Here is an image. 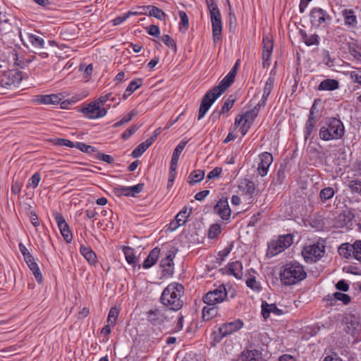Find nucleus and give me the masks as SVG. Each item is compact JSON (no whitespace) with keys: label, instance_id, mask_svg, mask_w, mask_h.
<instances>
[{"label":"nucleus","instance_id":"nucleus-3","mask_svg":"<svg viewBox=\"0 0 361 361\" xmlns=\"http://www.w3.org/2000/svg\"><path fill=\"white\" fill-rule=\"evenodd\" d=\"M307 273L302 264L298 262H290L281 267L280 279L285 286H291L304 280Z\"/></svg>","mask_w":361,"mask_h":361},{"label":"nucleus","instance_id":"nucleus-58","mask_svg":"<svg viewBox=\"0 0 361 361\" xmlns=\"http://www.w3.org/2000/svg\"><path fill=\"white\" fill-rule=\"evenodd\" d=\"M140 128L139 126L134 125L130 127L128 129H127L125 132L122 134V137L123 139H128L133 134H134Z\"/></svg>","mask_w":361,"mask_h":361},{"label":"nucleus","instance_id":"nucleus-30","mask_svg":"<svg viewBox=\"0 0 361 361\" xmlns=\"http://www.w3.org/2000/svg\"><path fill=\"white\" fill-rule=\"evenodd\" d=\"M240 188L251 198L255 192L256 187L254 182L245 179L241 182Z\"/></svg>","mask_w":361,"mask_h":361},{"label":"nucleus","instance_id":"nucleus-14","mask_svg":"<svg viewBox=\"0 0 361 361\" xmlns=\"http://www.w3.org/2000/svg\"><path fill=\"white\" fill-rule=\"evenodd\" d=\"M22 42L27 47L41 49L44 47V39L35 34L25 33L24 35H20Z\"/></svg>","mask_w":361,"mask_h":361},{"label":"nucleus","instance_id":"nucleus-57","mask_svg":"<svg viewBox=\"0 0 361 361\" xmlns=\"http://www.w3.org/2000/svg\"><path fill=\"white\" fill-rule=\"evenodd\" d=\"M246 284L249 288L254 290H259V284L256 281L255 277H250L249 279H247V280L246 281Z\"/></svg>","mask_w":361,"mask_h":361},{"label":"nucleus","instance_id":"nucleus-31","mask_svg":"<svg viewBox=\"0 0 361 361\" xmlns=\"http://www.w3.org/2000/svg\"><path fill=\"white\" fill-rule=\"evenodd\" d=\"M242 361H263L257 350L244 351L240 357Z\"/></svg>","mask_w":361,"mask_h":361},{"label":"nucleus","instance_id":"nucleus-39","mask_svg":"<svg viewBox=\"0 0 361 361\" xmlns=\"http://www.w3.org/2000/svg\"><path fill=\"white\" fill-rule=\"evenodd\" d=\"M137 111L136 110H132L128 115L127 116H125L124 117H123L119 121L115 123L114 124V128H118L127 123H128L129 121H130L132 120V118H133V116H135V115H137Z\"/></svg>","mask_w":361,"mask_h":361},{"label":"nucleus","instance_id":"nucleus-17","mask_svg":"<svg viewBox=\"0 0 361 361\" xmlns=\"http://www.w3.org/2000/svg\"><path fill=\"white\" fill-rule=\"evenodd\" d=\"M147 321L152 325H161L168 322V317L164 312L159 310H149L147 313Z\"/></svg>","mask_w":361,"mask_h":361},{"label":"nucleus","instance_id":"nucleus-21","mask_svg":"<svg viewBox=\"0 0 361 361\" xmlns=\"http://www.w3.org/2000/svg\"><path fill=\"white\" fill-rule=\"evenodd\" d=\"M61 99L59 95L55 94L47 95H37L34 101L39 104H59Z\"/></svg>","mask_w":361,"mask_h":361},{"label":"nucleus","instance_id":"nucleus-53","mask_svg":"<svg viewBox=\"0 0 361 361\" xmlns=\"http://www.w3.org/2000/svg\"><path fill=\"white\" fill-rule=\"evenodd\" d=\"M273 42L272 40L268 37H263V52H272Z\"/></svg>","mask_w":361,"mask_h":361},{"label":"nucleus","instance_id":"nucleus-42","mask_svg":"<svg viewBox=\"0 0 361 361\" xmlns=\"http://www.w3.org/2000/svg\"><path fill=\"white\" fill-rule=\"evenodd\" d=\"M217 314V309L215 307H204L202 309V316L205 319H210Z\"/></svg>","mask_w":361,"mask_h":361},{"label":"nucleus","instance_id":"nucleus-44","mask_svg":"<svg viewBox=\"0 0 361 361\" xmlns=\"http://www.w3.org/2000/svg\"><path fill=\"white\" fill-rule=\"evenodd\" d=\"M328 297L331 298V299L342 301L345 305L350 302V297L348 295L340 292H336L332 296L328 295Z\"/></svg>","mask_w":361,"mask_h":361},{"label":"nucleus","instance_id":"nucleus-9","mask_svg":"<svg viewBox=\"0 0 361 361\" xmlns=\"http://www.w3.org/2000/svg\"><path fill=\"white\" fill-rule=\"evenodd\" d=\"M5 18L4 20L1 19V30L3 29L4 31H6V34H10L8 37L12 38V40H8V44L7 47H4V51H6L8 47H13L16 49V45L15 44V40L13 37L16 36V33L14 32L15 29H16V22L17 20L15 17L12 16H9L8 18L6 17V16H4ZM3 51L1 50V53Z\"/></svg>","mask_w":361,"mask_h":361},{"label":"nucleus","instance_id":"nucleus-36","mask_svg":"<svg viewBox=\"0 0 361 361\" xmlns=\"http://www.w3.org/2000/svg\"><path fill=\"white\" fill-rule=\"evenodd\" d=\"M174 257H175L174 251L172 250L168 251V252L166 255V257L161 260V264H160L161 266L166 269L167 268L171 267V266L173 264V260Z\"/></svg>","mask_w":361,"mask_h":361},{"label":"nucleus","instance_id":"nucleus-43","mask_svg":"<svg viewBox=\"0 0 361 361\" xmlns=\"http://www.w3.org/2000/svg\"><path fill=\"white\" fill-rule=\"evenodd\" d=\"M188 143L187 140H182L175 148L171 159L173 160L178 161L180 154L184 149L185 147Z\"/></svg>","mask_w":361,"mask_h":361},{"label":"nucleus","instance_id":"nucleus-62","mask_svg":"<svg viewBox=\"0 0 361 361\" xmlns=\"http://www.w3.org/2000/svg\"><path fill=\"white\" fill-rule=\"evenodd\" d=\"M271 52H263L262 53V65L264 68H267L270 65Z\"/></svg>","mask_w":361,"mask_h":361},{"label":"nucleus","instance_id":"nucleus-6","mask_svg":"<svg viewBox=\"0 0 361 361\" xmlns=\"http://www.w3.org/2000/svg\"><path fill=\"white\" fill-rule=\"evenodd\" d=\"M210 1L211 3L207 1V4L212 21L213 39L214 42H216L220 40L221 35V16L216 4L213 2V0Z\"/></svg>","mask_w":361,"mask_h":361},{"label":"nucleus","instance_id":"nucleus-22","mask_svg":"<svg viewBox=\"0 0 361 361\" xmlns=\"http://www.w3.org/2000/svg\"><path fill=\"white\" fill-rule=\"evenodd\" d=\"M271 313H274L276 315H281L283 311L279 309L275 304H268L267 302H262V314L264 319L269 317Z\"/></svg>","mask_w":361,"mask_h":361},{"label":"nucleus","instance_id":"nucleus-11","mask_svg":"<svg viewBox=\"0 0 361 361\" xmlns=\"http://www.w3.org/2000/svg\"><path fill=\"white\" fill-rule=\"evenodd\" d=\"M344 330L353 336H356L361 331L360 318L353 314H347L343 319Z\"/></svg>","mask_w":361,"mask_h":361},{"label":"nucleus","instance_id":"nucleus-32","mask_svg":"<svg viewBox=\"0 0 361 361\" xmlns=\"http://www.w3.org/2000/svg\"><path fill=\"white\" fill-rule=\"evenodd\" d=\"M300 32L302 37L303 42L307 46H312L319 44V37L317 35L313 34L309 36L305 31L302 30L300 31Z\"/></svg>","mask_w":361,"mask_h":361},{"label":"nucleus","instance_id":"nucleus-5","mask_svg":"<svg viewBox=\"0 0 361 361\" xmlns=\"http://www.w3.org/2000/svg\"><path fill=\"white\" fill-rule=\"evenodd\" d=\"M225 91L226 90L224 88L221 87V86L218 85L217 86L212 88L204 94L200 104L198 120H200L204 117L214 101Z\"/></svg>","mask_w":361,"mask_h":361},{"label":"nucleus","instance_id":"nucleus-23","mask_svg":"<svg viewBox=\"0 0 361 361\" xmlns=\"http://www.w3.org/2000/svg\"><path fill=\"white\" fill-rule=\"evenodd\" d=\"M274 79L272 77H269L265 82V85L263 90V94L261 100L258 102V106H264L267 99L271 93L274 87Z\"/></svg>","mask_w":361,"mask_h":361},{"label":"nucleus","instance_id":"nucleus-29","mask_svg":"<svg viewBox=\"0 0 361 361\" xmlns=\"http://www.w3.org/2000/svg\"><path fill=\"white\" fill-rule=\"evenodd\" d=\"M339 84L336 80L326 79L321 82L318 87L319 90L331 91L338 88Z\"/></svg>","mask_w":361,"mask_h":361},{"label":"nucleus","instance_id":"nucleus-20","mask_svg":"<svg viewBox=\"0 0 361 361\" xmlns=\"http://www.w3.org/2000/svg\"><path fill=\"white\" fill-rule=\"evenodd\" d=\"M326 17V12L319 8H314L312 10L310 19L312 24L320 26L325 22Z\"/></svg>","mask_w":361,"mask_h":361},{"label":"nucleus","instance_id":"nucleus-59","mask_svg":"<svg viewBox=\"0 0 361 361\" xmlns=\"http://www.w3.org/2000/svg\"><path fill=\"white\" fill-rule=\"evenodd\" d=\"M129 187H125V186H120L118 188H116L115 192L118 195H125V196H130L131 195V191L128 190V189Z\"/></svg>","mask_w":361,"mask_h":361},{"label":"nucleus","instance_id":"nucleus-10","mask_svg":"<svg viewBox=\"0 0 361 361\" xmlns=\"http://www.w3.org/2000/svg\"><path fill=\"white\" fill-rule=\"evenodd\" d=\"M227 298V293L224 286H219L217 288L209 291L203 297V301L208 306H214L216 304L222 302Z\"/></svg>","mask_w":361,"mask_h":361},{"label":"nucleus","instance_id":"nucleus-24","mask_svg":"<svg viewBox=\"0 0 361 361\" xmlns=\"http://www.w3.org/2000/svg\"><path fill=\"white\" fill-rule=\"evenodd\" d=\"M345 24L351 27H354L357 25V17L355 12L352 9H344L342 11Z\"/></svg>","mask_w":361,"mask_h":361},{"label":"nucleus","instance_id":"nucleus-33","mask_svg":"<svg viewBox=\"0 0 361 361\" xmlns=\"http://www.w3.org/2000/svg\"><path fill=\"white\" fill-rule=\"evenodd\" d=\"M192 212V209H188L186 207H184L178 214L176 216L175 219L178 221V224L184 225L188 217L190 216Z\"/></svg>","mask_w":361,"mask_h":361},{"label":"nucleus","instance_id":"nucleus-16","mask_svg":"<svg viewBox=\"0 0 361 361\" xmlns=\"http://www.w3.org/2000/svg\"><path fill=\"white\" fill-rule=\"evenodd\" d=\"M259 163L257 167L258 173L261 176H265L267 174L268 169L273 162V157L269 152H263L259 155Z\"/></svg>","mask_w":361,"mask_h":361},{"label":"nucleus","instance_id":"nucleus-26","mask_svg":"<svg viewBox=\"0 0 361 361\" xmlns=\"http://www.w3.org/2000/svg\"><path fill=\"white\" fill-rule=\"evenodd\" d=\"M160 252V249L158 247L154 248L147 257L145 259L142 266L145 269H148L152 267L157 262Z\"/></svg>","mask_w":361,"mask_h":361},{"label":"nucleus","instance_id":"nucleus-37","mask_svg":"<svg viewBox=\"0 0 361 361\" xmlns=\"http://www.w3.org/2000/svg\"><path fill=\"white\" fill-rule=\"evenodd\" d=\"M123 251L128 263L135 264L136 262V257L134 254L133 250L129 247H123Z\"/></svg>","mask_w":361,"mask_h":361},{"label":"nucleus","instance_id":"nucleus-47","mask_svg":"<svg viewBox=\"0 0 361 361\" xmlns=\"http://www.w3.org/2000/svg\"><path fill=\"white\" fill-rule=\"evenodd\" d=\"M75 147L80 151L87 154H92L93 152H96L95 147L91 145H87L82 142H76Z\"/></svg>","mask_w":361,"mask_h":361},{"label":"nucleus","instance_id":"nucleus-38","mask_svg":"<svg viewBox=\"0 0 361 361\" xmlns=\"http://www.w3.org/2000/svg\"><path fill=\"white\" fill-rule=\"evenodd\" d=\"M141 85L142 80L140 78H137L131 81L126 90L124 97H126L127 94L128 95H130L131 93L138 89Z\"/></svg>","mask_w":361,"mask_h":361},{"label":"nucleus","instance_id":"nucleus-52","mask_svg":"<svg viewBox=\"0 0 361 361\" xmlns=\"http://www.w3.org/2000/svg\"><path fill=\"white\" fill-rule=\"evenodd\" d=\"M353 257L361 262V240H356L354 243Z\"/></svg>","mask_w":361,"mask_h":361},{"label":"nucleus","instance_id":"nucleus-27","mask_svg":"<svg viewBox=\"0 0 361 361\" xmlns=\"http://www.w3.org/2000/svg\"><path fill=\"white\" fill-rule=\"evenodd\" d=\"M228 272L234 277L240 279L243 276V265L241 262L235 261L228 264Z\"/></svg>","mask_w":361,"mask_h":361},{"label":"nucleus","instance_id":"nucleus-35","mask_svg":"<svg viewBox=\"0 0 361 361\" xmlns=\"http://www.w3.org/2000/svg\"><path fill=\"white\" fill-rule=\"evenodd\" d=\"M336 191L331 187H326L323 188L319 193V199L322 202L330 200L335 195Z\"/></svg>","mask_w":361,"mask_h":361},{"label":"nucleus","instance_id":"nucleus-54","mask_svg":"<svg viewBox=\"0 0 361 361\" xmlns=\"http://www.w3.org/2000/svg\"><path fill=\"white\" fill-rule=\"evenodd\" d=\"M235 99L233 98V96H230L224 102L222 106V113L225 114L228 112L233 106Z\"/></svg>","mask_w":361,"mask_h":361},{"label":"nucleus","instance_id":"nucleus-18","mask_svg":"<svg viewBox=\"0 0 361 361\" xmlns=\"http://www.w3.org/2000/svg\"><path fill=\"white\" fill-rule=\"evenodd\" d=\"M214 210L224 220H228L231 216V209L226 200H220Z\"/></svg>","mask_w":361,"mask_h":361},{"label":"nucleus","instance_id":"nucleus-45","mask_svg":"<svg viewBox=\"0 0 361 361\" xmlns=\"http://www.w3.org/2000/svg\"><path fill=\"white\" fill-rule=\"evenodd\" d=\"M255 116L254 115L251 114L250 111H247L246 113H245L241 117L240 119L238 118H235V126H239L241 122H243V121H245V123H252V122L254 121L255 119Z\"/></svg>","mask_w":361,"mask_h":361},{"label":"nucleus","instance_id":"nucleus-28","mask_svg":"<svg viewBox=\"0 0 361 361\" xmlns=\"http://www.w3.org/2000/svg\"><path fill=\"white\" fill-rule=\"evenodd\" d=\"M338 252L339 255L346 259L353 257L354 252V243L350 244L348 243H343L338 247Z\"/></svg>","mask_w":361,"mask_h":361},{"label":"nucleus","instance_id":"nucleus-40","mask_svg":"<svg viewBox=\"0 0 361 361\" xmlns=\"http://www.w3.org/2000/svg\"><path fill=\"white\" fill-rule=\"evenodd\" d=\"M149 15L159 20H163L165 17V13L159 8L156 6H149L147 7Z\"/></svg>","mask_w":361,"mask_h":361},{"label":"nucleus","instance_id":"nucleus-60","mask_svg":"<svg viewBox=\"0 0 361 361\" xmlns=\"http://www.w3.org/2000/svg\"><path fill=\"white\" fill-rule=\"evenodd\" d=\"M222 172V169L220 167H216L212 170L207 175V178L210 180L215 178H219Z\"/></svg>","mask_w":361,"mask_h":361},{"label":"nucleus","instance_id":"nucleus-34","mask_svg":"<svg viewBox=\"0 0 361 361\" xmlns=\"http://www.w3.org/2000/svg\"><path fill=\"white\" fill-rule=\"evenodd\" d=\"M204 178V171L202 170H196L192 171L188 178L190 185H195V183L201 181Z\"/></svg>","mask_w":361,"mask_h":361},{"label":"nucleus","instance_id":"nucleus-4","mask_svg":"<svg viewBox=\"0 0 361 361\" xmlns=\"http://www.w3.org/2000/svg\"><path fill=\"white\" fill-rule=\"evenodd\" d=\"M345 133V128L341 120L331 118L326 126L319 130V137L325 141L338 140Z\"/></svg>","mask_w":361,"mask_h":361},{"label":"nucleus","instance_id":"nucleus-46","mask_svg":"<svg viewBox=\"0 0 361 361\" xmlns=\"http://www.w3.org/2000/svg\"><path fill=\"white\" fill-rule=\"evenodd\" d=\"M348 188L353 193L361 195V181L358 180H352L348 183Z\"/></svg>","mask_w":361,"mask_h":361},{"label":"nucleus","instance_id":"nucleus-1","mask_svg":"<svg viewBox=\"0 0 361 361\" xmlns=\"http://www.w3.org/2000/svg\"><path fill=\"white\" fill-rule=\"evenodd\" d=\"M1 57L4 58V62L8 63V66H6L8 70H4L1 74V94H6L4 90L16 88V84L23 79L21 72L15 67L18 66L23 68V66L18 62L17 51L13 47H8L6 51H3Z\"/></svg>","mask_w":361,"mask_h":361},{"label":"nucleus","instance_id":"nucleus-64","mask_svg":"<svg viewBox=\"0 0 361 361\" xmlns=\"http://www.w3.org/2000/svg\"><path fill=\"white\" fill-rule=\"evenodd\" d=\"M350 75L353 82L361 85V71H352Z\"/></svg>","mask_w":361,"mask_h":361},{"label":"nucleus","instance_id":"nucleus-55","mask_svg":"<svg viewBox=\"0 0 361 361\" xmlns=\"http://www.w3.org/2000/svg\"><path fill=\"white\" fill-rule=\"evenodd\" d=\"M162 42L168 47L173 48L175 51L176 49V45L173 39L169 35H164L161 37Z\"/></svg>","mask_w":361,"mask_h":361},{"label":"nucleus","instance_id":"nucleus-41","mask_svg":"<svg viewBox=\"0 0 361 361\" xmlns=\"http://www.w3.org/2000/svg\"><path fill=\"white\" fill-rule=\"evenodd\" d=\"M118 314L119 310L116 307H111L108 314L107 323L115 325Z\"/></svg>","mask_w":361,"mask_h":361},{"label":"nucleus","instance_id":"nucleus-51","mask_svg":"<svg viewBox=\"0 0 361 361\" xmlns=\"http://www.w3.org/2000/svg\"><path fill=\"white\" fill-rule=\"evenodd\" d=\"M29 268L30 269V270L32 271L36 280L37 281L38 283H42V273L39 270V268L37 265V263H35V264H31V267H29Z\"/></svg>","mask_w":361,"mask_h":361},{"label":"nucleus","instance_id":"nucleus-7","mask_svg":"<svg viewBox=\"0 0 361 361\" xmlns=\"http://www.w3.org/2000/svg\"><path fill=\"white\" fill-rule=\"evenodd\" d=\"M293 235L286 234L279 236L276 240H272L268 245V255L273 257L281 253L293 243Z\"/></svg>","mask_w":361,"mask_h":361},{"label":"nucleus","instance_id":"nucleus-61","mask_svg":"<svg viewBox=\"0 0 361 361\" xmlns=\"http://www.w3.org/2000/svg\"><path fill=\"white\" fill-rule=\"evenodd\" d=\"M56 144L61 146H67L69 147H75V143H73L72 141L66 139L59 138L57 139Z\"/></svg>","mask_w":361,"mask_h":361},{"label":"nucleus","instance_id":"nucleus-8","mask_svg":"<svg viewBox=\"0 0 361 361\" xmlns=\"http://www.w3.org/2000/svg\"><path fill=\"white\" fill-rule=\"evenodd\" d=\"M325 247L322 244H313L305 246L302 254L307 262H313L319 259L324 254Z\"/></svg>","mask_w":361,"mask_h":361},{"label":"nucleus","instance_id":"nucleus-25","mask_svg":"<svg viewBox=\"0 0 361 361\" xmlns=\"http://www.w3.org/2000/svg\"><path fill=\"white\" fill-rule=\"evenodd\" d=\"M80 252L90 264H95L97 262V255L90 247L80 246Z\"/></svg>","mask_w":361,"mask_h":361},{"label":"nucleus","instance_id":"nucleus-48","mask_svg":"<svg viewBox=\"0 0 361 361\" xmlns=\"http://www.w3.org/2000/svg\"><path fill=\"white\" fill-rule=\"evenodd\" d=\"M179 16L180 18V30L185 32L188 29L189 25L188 16L185 12L180 11Z\"/></svg>","mask_w":361,"mask_h":361},{"label":"nucleus","instance_id":"nucleus-19","mask_svg":"<svg viewBox=\"0 0 361 361\" xmlns=\"http://www.w3.org/2000/svg\"><path fill=\"white\" fill-rule=\"evenodd\" d=\"M240 64L239 60H238L232 69L229 71V73L224 77L219 83V85L221 87L224 88L225 90L232 84L235 77L237 70L238 68V66Z\"/></svg>","mask_w":361,"mask_h":361},{"label":"nucleus","instance_id":"nucleus-49","mask_svg":"<svg viewBox=\"0 0 361 361\" xmlns=\"http://www.w3.org/2000/svg\"><path fill=\"white\" fill-rule=\"evenodd\" d=\"M137 12H128L126 13H124L123 16H118L115 19L113 20V24L114 25H119L124 21H126L130 16L136 15Z\"/></svg>","mask_w":361,"mask_h":361},{"label":"nucleus","instance_id":"nucleus-63","mask_svg":"<svg viewBox=\"0 0 361 361\" xmlns=\"http://www.w3.org/2000/svg\"><path fill=\"white\" fill-rule=\"evenodd\" d=\"M111 93H108L105 95L101 96L99 99L94 101V102L101 107H104V104L109 99Z\"/></svg>","mask_w":361,"mask_h":361},{"label":"nucleus","instance_id":"nucleus-2","mask_svg":"<svg viewBox=\"0 0 361 361\" xmlns=\"http://www.w3.org/2000/svg\"><path fill=\"white\" fill-rule=\"evenodd\" d=\"M183 286L177 283H172L167 286L161 296V302L169 310L177 311L180 310L183 301Z\"/></svg>","mask_w":361,"mask_h":361},{"label":"nucleus","instance_id":"nucleus-15","mask_svg":"<svg viewBox=\"0 0 361 361\" xmlns=\"http://www.w3.org/2000/svg\"><path fill=\"white\" fill-rule=\"evenodd\" d=\"M54 218L64 240L67 243H70L72 240V234L64 217L60 213L56 212L54 214Z\"/></svg>","mask_w":361,"mask_h":361},{"label":"nucleus","instance_id":"nucleus-12","mask_svg":"<svg viewBox=\"0 0 361 361\" xmlns=\"http://www.w3.org/2000/svg\"><path fill=\"white\" fill-rule=\"evenodd\" d=\"M82 112L89 119H97L106 116L107 111L94 102L90 103L82 109Z\"/></svg>","mask_w":361,"mask_h":361},{"label":"nucleus","instance_id":"nucleus-13","mask_svg":"<svg viewBox=\"0 0 361 361\" xmlns=\"http://www.w3.org/2000/svg\"><path fill=\"white\" fill-rule=\"evenodd\" d=\"M243 326V322L240 319H236L235 321L223 324L219 328V332L221 335L219 338H214V340L219 342L221 339L226 336L227 335L231 334L233 332L240 329Z\"/></svg>","mask_w":361,"mask_h":361},{"label":"nucleus","instance_id":"nucleus-56","mask_svg":"<svg viewBox=\"0 0 361 361\" xmlns=\"http://www.w3.org/2000/svg\"><path fill=\"white\" fill-rule=\"evenodd\" d=\"M147 149V148L141 143L137 145L132 152V156L134 158L140 157Z\"/></svg>","mask_w":361,"mask_h":361},{"label":"nucleus","instance_id":"nucleus-50","mask_svg":"<svg viewBox=\"0 0 361 361\" xmlns=\"http://www.w3.org/2000/svg\"><path fill=\"white\" fill-rule=\"evenodd\" d=\"M221 232V226L219 224L212 225L208 231V236L209 238H216Z\"/></svg>","mask_w":361,"mask_h":361}]
</instances>
